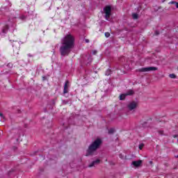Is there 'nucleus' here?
I'll list each match as a JSON object with an SVG mask.
<instances>
[{"label":"nucleus","instance_id":"0eeeda50","mask_svg":"<svg viewBox=\"0 0 178 178\" xmlns=\"http://www.w3.org/2000/svg\"><path fill=\"white\" fill-rule=\"evenodd\" d=\"M142 163H143V161L138 160V161H133L131 165H133V166H134V168H140V166H141Z\"/></svg>","mask_w":178,"mask_h":178},{"label":"nucleus","instance_id":"f03ea898","mask_svg":"<svg viewBox=\"0 0 178 178\" xmlns=\"http://www.w3.org/2000/svg\"><path fill=\"white\" fill-rule=\"evenodd\" d=\"M101 144H102V140L100 138H97L88 147V149L86 152V156H90L91 155H94L95 154V151L101 147Z\"/></svg>","mask_w":178,"mask_h":178},{"label":"nucleus","instance_id":"6e6552de","mask_svg":"<svg viewBox=\"0 0 178 178\" xmlns=\"http://www.w3.org/2000/svg\"><path fill=\"white\" fill-rule=\"evenodd\" d=\"M64 94H67L69 92V81H67L64 85Z\"/></svg>","mask_w":178,"mask_h":178},{"label":"nucleus","instance_id":"a211bd4d","mask_svg":"<svg viewBox=\"0 0 178 178\" xmlns=\"http://www.w3.org/2000/svg\"><path fill=\"white\" fill-rule=\"evenodd\" d=\"M143 147H144V145L141 144L139 145V149H143Z\"/></svg>","mask_w":178,"mask_h":178},{"label":"nucleus","instance_id":"ddd939ff","mask_svg":"<svg viewBox=\"0 0 178 178\" xmlns=\"http://www.w3.org/2000/svg\"><path fill=\"white\" fill-rule=\"evenodd\" d=\"M0 117L3 120H6V118L5 117V115H3V113H0Z\"/></svg>","mask_w":178,"mask_h":178},{"label":"nucleus","instance_id":"5701e85b","mask_svg":"<svg viewBox=\"0 0 178 178\" xmlns=\"http://www.w3.org/2000/svg\"><path fill=\"white\" fill-rule=\"evenodd\" d=\"M175 158H178V155L175 156Z\"/></svg>","mask_w":178,"mask_h":178},{"label":"nucleus","instance_id":"2eb2a0df","mask_svg":"<svg viewBox=\"0 0 178 178\" xmlns=\"http://www.w3.org/2000/svg\"><path fill=\"white\" fill-rule=\"evenodd\" d=\"M114 131H115V129H109L108 133H109V134H113Z\"/></svg>","mask_w":178,"mask_h":178},{"label":"nucleus","instance_id":"1a4fd4ad","mask_svg":"<svg viewBox=\"0 0 178 178\" xmlns=\"http://www.w3.org/2000/svg\"><path fill=\"white\" fill-rule=\"evenodd\" d=\"M134 94V91H133V90H128V92H127L125 93L127 97V95H133Z\"/></svg>","mask_w":178,"mask_h":178},{"label":"nucleus","instance_id":"423d86ee","mask_svg":"<svg viewBox=\"0 0 178 178\" xmlns=\"http://www.w3.org/2000/svg\"><path fill=\"white\" fill-rule=\"evenodd\" d=\"M100 162H101V160L97 159V160L92 161L90 164H89L88 168H94V167L99 165Z\"/></svg>","mask_w":178,"mask_h":178},{"label":"nucleus","instance_id":"39448f33","mask_svg":"<svg viewBox=\"0 0 178 178\" xmlns=\"http://www.w3.org/2000/svg\"><path fill=\"white\" fill-rule=\"evenodd\" d=\"M111 6H108L106 8H104L106 20H109V17H111Z\"/></svg>","mask_w":178,"mask_h":178},{"label":"nucleus","instance_id":"9b49d317","mask_svg":"<svg viewBox=\"0 0 178 178\" xmlns=\"http://www.w3.org/2000/svg\"><path fill=\"white\" fill-rule=\"evenodd\" d=\"M127 95H126V93L125 94H122L120 95V99L121 101H122L123 99H124V98H126Z\"/></svg>","mask_w":178,"mask_h":178},{"label":"nucleus","instance_id":"f8f14e48","mask_svg":"<svg viewBox=\"0 0 178 178\" xmlns=\"http://www.w3.org/2000/svg\"><path fill=\"white\" fill-rule=\"evenodd\" d=\"M169 3L175 5V6H176V8H177V9H178V3L177 2H176V1H170Z\"/></svg>","mask_w":178,"mask_h":178},{"label":"nucleus","instance_id":"20e7f679","mask_svg":"<svg viewBox=\"0 0 178 178\" xmlns=\"http://www.w3.org/2000/svg\"><path fill=\"white\" fill-rule=\"evenodd\" d=\"M155 70H158V68L155 67H143V68L139 69V72H154Z\"/></svg>","mask_w":178,"mask_h":178},{"label":"nucleus","instance_id":"4be33fe9","mask_svg":"<svg viewBox=\"0 0 178 178\" xmlns=\"http://www.w3.org/2000/svg\"><path fill=\"white\" fill-rule=\"evenodd\" d=\"M173 137L174 138H176L177 137V135H174Z\"/></svg>","mask_w":178,"mask_h":178},{"label":"nucleus","instance_id":"b1692460","mask_svg":"<svg viewBox=\"0 0 178 178\" xmlns=\"http://www.w3.org/2000/svg\"><path fill=\"white\" fill-rule=\"evenodd\" d=\"M150 163H152V161H150Z\"/></svg>","mask_w":178,"mask_h":178},{"label":"nucleus","instance_id":"9d476101","mask_svg":"<svg viewBox=\"0 0 178 178\" xmlns=\"http://www.w3.org/2000/svg\"><path fill=\"white\" fill-rule=\"evenodd\" d=\"M132 17L134 20H137L138 19V14L137 13H133L132 14Z\"/></svg>","mask_w":178,"mask_h":178},{"label":"nucleus","instance_id":"412c9836","mask_svg":"<svg viewBox=\"0 0 178 178\" xmlns=\"http://www.w3.org/2000/svg\"><path fill=\"white\" fill-rule=\"evenodd\" d=\"M85 41H86V42H90V40L88 39L85 40Z\"/></svg>","mask_w":178,"mask_h":178},{"label":"nucleus","instance_id":"7ed1b4c3","mask_svg":"<svg viewBox=\"0 0 178 178\" xmlns=\"http://www.w3.org/2000/svg\"><path fill=\"white\" fill-rule=\"evenodd\" d=\"M138 106L137 102H131L127 105V108L129 111H134Z\"/></svg>","mask_w":178,"mask_h":178},{"label":"nucleus","instance_id":"4468645a","mask_svg":"<svg viewBox=\"0 0 178 178\" xmlns=\"http://www.w3.org/2000/svg\"><path fill=\"white\" fill-rule=\"evenodd\" d=\"M169 77H170V79H176V75L175 74H170Z\"/></svg>","mask_w":178,"mask_h":178},{"label":"nucleus","instance_id":"dca6fc26","mask_svg":"<svg viewBox=\"0 0 178 178\" xmlns=\"http://www.w3.org/2000/svg\"><path fill=\"white\" fill-rule=\"evenodd\" d=\"M109 74H111V70H108L106 72V76H109Z\"/></svg>","mask_w":178,"mask_h":178},{"label":"nucleus","instance_id":"f257e3e1","mask_svg":"<svg viewBox=\"0 0 178 178\" xmlns=\"http://www.w3.org/2000/svg\"><path fill=\"white\" fill-rule=\"evenodd\" d=\"M74 44V38L73 35L68 34L65 35L61 41V46L60 47V52L62 56H67L70 54L73 44Z\"/></svg>","mask_w":178,"mask_h":178},{"label":"nucleus","instance_id":"f3484780","mask_svg":"<svg viewBox=\"0 0 178 178\" xmlns=\"http://www.w3.org/2000/svg\"><path fill=\"white\" fill-rule=\"evenodd\" d=\"M110 35H111V33H105V36L108 38V37H110Z\"/></svg>","mask_w":178,"mask_h":178},{"label":"nucleus","instance_id":"6ab92c4d","mask_svg":"<svg viewBox=\"0 0 178 178\" xmlns=\"http://www.w3.org/2000/svg\"><path fill=\"white\" fill-rule=\"evenodd\" d=\"M96 54H97V51L93 50V51H92V55H96Z\"/></svg>","mask_w":178,"mask_h":178},{"label":"nucleus","instance_id":"aec40b11","mask_svg":"<svg viewBox=\"0 0 178 178\" xmlns=\"http://www.w3.org/2000/svg\"><path fill=\"white\" fill-rule=\"evenodd\" d=\"M120 158L121 159H124V156H123V155H122V154H120Z\"/></svg>","mask_w":178,"mask_h":178}]
</instances>
